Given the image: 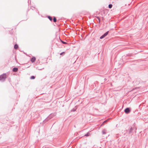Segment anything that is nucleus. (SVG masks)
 Instances as JSON below:
<instances>
[{
  "instance_id": "nucleus-7",
  "label": "nucleus",
  "mask_w": 148,
  "mask_h": 148,
  "mask_svg": "<svg viewBox=\"0 0 148 148\" xmlns=\"http://www.w3.org/2000/svg\"><path fill=\"white\" fill-rule=\"evenodd\" d=\"M48 18L51 21L52 20V18L51 17L49 16Z\"/></svg>"
},
{
  "instance_id": "nucleus-2",
  "label": "nucleus",
  "mask_w": 148,
  "mask_h": 148,
  "mask_svg": "<svg viewBox=\"0 0 148 148\" xmlns=\"http://www.w3.org/2000/svg\"><path fill=\"white\" fill-rule=\"evenodd\" d=\"M109 31H108L107 32H106L102 36H101L100 37V39H101L104 37H105L108 34Z\"/></svg>"
},
{
  "instance_id": "nucleus-11",
  "label": "nucleus",
  "mask_w": 148,
  "mask_h": 148,
  "mask_svg": "<svg viewBox=\"0 0 148 148\" xmlns=\"http://www.w3.org/2000/svg\"><path fill=\"white\" fill-rule=\"evenodd\" d=\"M61 41L62 42V43H63V44H66V42H64V41H62V40H61Z\"/></svg>"
},
{
  "instance_id": "nucleus-5",
  "label": "nucleus",
  "mask_w": 148,
  "mask_h": 148,
  "mask_svg": "<svg viewBox=\"0 0 148 148\" xmlns=\"http://www.w3.org/2000/svg\"><path fill=\"white\" fill-rule=\"evenodd\" d=\"M18 68H14L13 69V71L14 72H16L18 71Z\"/></svg>"
},
{
  "instance_id": "nucleus-16",
  "label": "nucleus",
  "mask_w": 148,
  "mask_h": 148,
  "mask_svg": "<svg viewBox=\"0 0 148 148\" xmlns=\"http://www.w3.org/2000/svg\"><path fill=\"white\" fill-rule=\"evenodd\" d=\"M62 53H60V55H62Z\"/></svg>"
},
{
  "instance_id": "nucleus-14",
  "label": "nucleus",
  "mask_w": 148,
  "mask_h": 148,
  "mask_svg": "<svg viewBox=\"0 0 148 148\" xmlns=\"http://www.w3.org/2000/svg\"><path fill=\"white\" fill-rule=\"evenodd\" d=\"M107 121V120H106V121H104V122H103V123H105L106 122V121Z\"/></svg>"
},
{
  "instance_id": "nucleus-10",
  "label": "nucleus",
  "mask_w": 148,
  "mask_h": 148,
  "mask_svg": "<svg viewBox=\"0 0 148 148\" xmlns=\"http://www.w3.org/2000/svg\"><path fill=\"white\" fill-rule=\"evenodd\" d=\"M30 78H31V79H35V77L34 76H32Z\"/></svg>"
},
{
  "instance_id": "nucleus-6",
  "label": "nucleus",
  "mask_w": 148,
  "mask_h": 148,
  "mask_svg": "<svg viewBox=\"0 0 148 148\" xmlns=\"http://www.w3.org/2000/svg\"><path fill=\"white\" fill-rule=\"evenodd\" d=\"M18 48V46L17 44H15L14 46V48L15 49H17Z\"/></svg>"
},
{
  "instance_id": "nucleus-1",
  "label": "nucleus",
  "mask_w": 148,
  "mask_h": 148,
  "mask_svg": "<svg viewBox=\"0 0 148 148\" xmlns=\"http://www.w3.org/2000/svg\"><path fill=\"white\" fill-rule=\"evenodd\" d=\"M6 77V75L5 74L1 75L0 76V80H2L3 79H5Z\"/></svg>"
},
{
  "instance_id": "nucleus-15",
  "label": "nucleus",
  "mask_w": 148,
  "mask_h": 148,
  "mask_svg": "<svg viewBox=\"0 0 148 148\" xmlns=\"http://www.w3.org/2000/svg\"><path fill=\"white\" fill-rule=\"evenodd\" d=\"M85 136H88V134H86V135H85Z\"/></svg>"
},
{
  "instance_id": "nucleus-9",
  "label": "nucleus",
  "mask_w": 148,
  "mask_h": 148,
  "mask_svg": "<svg viewBox=\"0 0 148 148\" xmlns=\"http://www.w3.org/2000/svg\"><path fill=\"white\" fill-rule=\"evenodd\" d=\"M112 4H110L109 5L108 7L110 8H112Z\"/></svg>"
},
{
  "instance_id": "nucleus-8",
  "label": "nucleus",
  "mask_w": 148,
  "mask_h": 148,
  "mask_svg": "<svg viewBox=\"0 0 148 148\" xmlns=\"http://www.w3.org/2000/svg\"><path fill=\"white\" fill-rule=\"evenodd\" d=\"M53 20L54 22H55L56 21V19L55 17H54Z\"/></svg>"
},
{
  "instance_id": "nucleus-13",
  "label": "nucleus",
  "mask_w": 148,
  "mask_h": 148,
  "mask_svg": "<svg viewBox=\"0 0 148 148\" xmlns=\"http://www.w3.org/2000/svg\"><path fill=\"white\" fill-rule=\"evenodd\" d=\"M97 18H98V19L99 20V23L100 22V19L99 18V17H97Z\"/></svg>"
},
{
  "instance_id": "nucleus-3",
  "label": "nucleus",
  "mask_w": 148,
  "mask_h": 148,
  "mask_svg": "<svg viewBox=\"0 0 148 148\" xmlns=\"http://www.w3.org/2000/svg\"><path fill=\"white\" fill-rule=\"evenodd\" d=\"M130 110V109L129 108H126L125 110V112L126 114H128L129 113Z\"/></svg>"
},
{
  "instance_id": "nucleus-4",
  "label": "nucleus",
  "mask_w": 148,
  "mask_h": 148,
  "mask_svg": "<svg viewBox=\"0 0 148 148\" xmlns=\"http://www.w3.org/2000/svg\"><path fill=\"white\" fill-rule=\"evenodd\" d=\"M35 58L34 57H33L31 58V61L32 62H35Z\"/></svg>"
},
{
  "instance_id": "nucleus-12",
  "label": "nucleus",
  "mask_w": 148,
  "mask_h": 148,
  "mask_svg": "<svg viewBox=\"0 0 148 148\" xmlns=\"http://www.w3.org/2000/svg\"><path fill=\"white\" fill-rule=\"evenodd\" d=\"M105 131H106V130H103V134H105L106 133H105Z\"/></svg>"
}]
</instances>
